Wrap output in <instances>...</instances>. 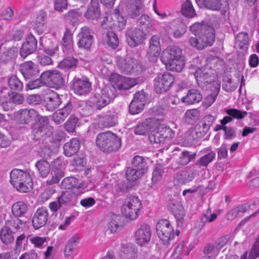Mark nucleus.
<instances>
[{
	"label": "nucleus",
	"instance_id": "nucleus-1",
	"mask_svg": "<svg viewBox=\"0 0 259 259\" xmlns=\"http://www.w3.org/2000/svg\"><path fill=\"white\" fill-rule=\"evenodd\" d=\"M96 144L101 151L109 154L119 150L121 146V140L116 135L108 131L98 134Z\"/></svg>",
	"mask_w": 259,
	"mask_h": 259
},
{
	"label": "nucleus",
	"instance_id": "nucleus-2",
	"mask_svg": "<svg viewBox=\"0 0 259 259\" xmlns=\"http://www.w3.org/2000/svg\"><path fill=\"white\" fill-rule=\"evenodd\" d=\"M217 23L210 22H196L192 25L190 30L196 36L203 41L206 47L211 46L215 40L214 28Z\"/></svg>",
	"mask_w": 259,
	"mask_h": 259
},
{
	"label": "nucleus",
	"instance_id": "nucleus-3",
	"mask_svg": "<svg viewBox=\"0 0 259 259\" xmlns=\"http://www.w3.org/2000/svg\"><path fill=\"white\" fill-rule=\"evenodd\" d=\"M116 97L115 87L106 85L96 91L91 98L90 102L97 110H101L112 102Z\"/></svg>",
	"mask_w": 259,
	"mask_h": 259
},
{
	"label": "nucleus",
	"instance_id": "nucleus-4",
	"mask_svg": "<svg viewBox=\"0 0 259 259\" xmlns=\"http://www.w3.org/2000/svg\"><path fill=\"white\" fill-rule=\"evenodd\" d=\"M148 169L147 159L142 156H135L132 161V166L128 167L125 173L130 181H136L141 178Z\"/></svg>",
	"mask_w": 259,
	"mask_h": 259
},
{
	"label": "nucleus",
	"instance_id": "nucleus-5",
	"mask_svg": "<svg viewBox=\"0 0 259 259\" xmlns=\"http://www.w3.org/2000/svg\"><path fill=\"white\" fill-rule=\"evenodd\" d=\"M142 203L137 196H132L125 202L121 207V212L126 218L135 220L139 216V212L142 208Z\"/></svg>",
	"mask_w": 259,
	"mask_h": 259
},
{
	"label": "nucleus",
	"instance_id": "nucleus-6",
	"mask_svg": "<svg viewBox=\"0 0 259 259\" xmlns=\"http://www.w3.org/2000/svg\"><path fill=\"white\" fill-rule=\"evenodd\" d=\"M175 77L168 72L159 74L154 79V89L157 93L167 92L175 82Z\"/></svg>",
	"mask_w": 259,
	"mask_h": 259
},
{
	"label": "nucleus",
	"instance_id": "nucleus-7",
	"mask_svg": "<svg viewBox=\"0 0 259 259\" xmlns=\"http://www.w3.org/2000/svg\"><path fill=\"white\" fill-rule=\"evenodd\" d=\"M156 233L164 244L169 243L174 236V229L170 222L167 220H161L156 225Z\"/></svg>",
	"mask_w": 259,
	"mask_h": 259
},
{
	"label": "nucleus",
	"instance_id": "nucleus-8",
	"mask_svg": "<svg viewBox=\"0 0 259 259\" xmlns=\"http://www.w3.org/2000/svg\"><path fill=\"white\" fill-rule=\"evenodd\" d=\"M46 86L56 89L59 88L63 84V79L60 72L57 70L44 71L40 75Z\"/></svg>",
	"mask_w": 259,
	"mask_h": 259
},
{
	"label": "nucleus",
	"instance_id": "nucleus-9",
	"mask_svg": "<svg viewBox=\"0 0 259 259\" xmlns=\"http://www.w3.org/2000/svg\"><path fill=\"white\" fill-rule=\"evenodd\" d=\"M126 41L128 45L135 48L144 43L146 39V33L143 30L137 28H131L125 32Z\"/></svg>",
	"mask_w": 259,
	"mask_h": 259
},
{
	"label": "nucleus",
	"instance_id": "nucleus-10",
	"mask_svg": "<svg viewBox=\"0 0 259 259\" xmlns=\"http://www.w3.org/2000/svg\"><path fill=\"white\" fill-rule=\"evenodd\" d=\"M38 113L33 109H23L14 113V118L19 124H27L33 120H37Z\"/></svg>",
	"mask_w": 259,
	"mask_h": 259
},
{
	"label": "nucleus",
	"instance_id": "nucleus-11",
	"mask_svg": "<svg viewBox=\"0 0 259 259\" xmlns=\"http://www.w3.org/2000/svg\"><path fill=\"white\" fill-rule=\"evenodd\" d=\"M110 80L113 84L112 86L115 85L119 90H128L137 83L135 78L125 77L116 73L111 75Z\"/></svg>",
	"mask_w": 259,
	"mask_h": 259
},
{
	"label": "nucleus",
	"instance_id": "nucleus-12",
	"mask_svg": "<svg viewBox=\"0 0 259 259\" xmlns=\"http://www.w3.org/2000/svg\"><path fill=\"white\" fill-rule=\"evenodd\" d=\"M172 131L169 127H161L158 131L153 130L149 135V141L152 143L160 144L164 143L166 139L172 138Z\"/></svg>",
	"mask_w": 259,
	"mask_h": 259
},
{
	"label": "nucleus",
	"instance_id": "nucleus-13",
	"mask_svg": "<svg viewBox=\"0 0 259 259\" xmlns=\"http://www.w3.org/2000/svg\"><path fill=\"white\" fill-rule=\"evenodd\" d=\"M159 119L154 117L146 119L144 121L138 124L135 129L136 135H144L155 130L159 125Z\"/></svg>",
	"mask_w": 259,
	"mask_h": 259
},
{
	"label": "nucleus",
	"instance_id": "nucleus-14",
	"mask_svg": "<svg viewBox=\"0 0 259 259\" xmlns=\"http://www.w3.org/2000/svg\"><path fill=\"white\" fill-rule=\"evenodd\" d=\"M136 243L140 246L147 244L151 237V229L150 226L142 224L135 233Z\"/></svg>",
	"mask_w": 259,
	"mask_h": 259
},
{
	"label": "nucleus",
	"instance_id": "nucleus-15",
	"mask_svg": "<svg viewBox=\"0 0 259 259\" xmlns=\"http://www.w3.org/2000/svg\"><path fill=\"white\" fill-rule=\"evenodd\" d=\"M37 40L32 34H29L20 50V54L23 59L33 53L37 49Z\"/></svg>",
	"mask_w": 259,
	"mask_h": 259
},
{
	"label": "nucleus",
	"instance_id": "nucleus-16",
	"mask_svg": "<svg viewBox=\"0 0 259 259\" xmlns=\"http://www.w3.org/2000/svg\"><path fill=\"white\" fill-rule=\"evenodd\" d=\"M146 103V96L144 92H138L135 94L134 99L129 105V112L132 114H136L140 112L144 108Z\"/></svg>",
	"mask_w": 259,
	"mask_h": 259
},
{
	"label": "nucleus",
	"instance_id": "nucleus-17",
	"mask_svg": "<svg viewBox=\"0 0 259 259\" xmlns=\"http://www.w3.org/2000/svg\"><path fill=\"white\" fill-rule=\"evenodd\" d=\"M73 90L75 94L78 95H84L91 90V83L88 78L74 77L73 80Z\"/></svg>",
	"mask_w": 259,
	"mask_h": 259
},
{
	"label": "nucleus",
	"instance_id": "nucleus-18",
	"mask_svg": "<svg viewBox=\"0 0 259 259\" xmlns=\"http://www.w3.org/2000/svg\"><path fill=\"white\" fill-rule=\"evenodd\" d=\"M168 208L176 218L178 226L182 227L185 217V211L183 206L178 201H171L169 203Z\"/></svg>",
	"mask_w": 259,
	"mask_h": 259
},
{
	"label": "nucleus",
	"instance_id": "nucleus-19",
	"mask_svg": "<svg viewBox=\"0 0 259 259\" xmlns=\"http://www.w3.org/2000/svg\"><path fill=\"white\" fill-rule=\"evenodd\" d=\"M181 57V49L177 46H173L167 48L163 51L161 60L163 63H165L172 59H180Z\"/></svg>",
	"mask_w": 259,
	"mask_h": 259
},
{
	"label": "nucleus",
	"instance_id": "nucleus-20",
	"mask_svg": "<svg viewBox=\"0 0 259 259\" xmlns=\"http://www.w3.org/2000/svg\"><path fill=\"white\" fill-rule=\"evenodd\" d=\"M48 213L45 208H38L34 213L32 219L33 227L35 229H38L44 226L48 221Z\"/></svg>",
	"mask_w": 259,
	"mask_h": 259
},
{
	"label": "nucleus",
	"instance_id": "nucleus-21",
	"mask_svg": "<svg viewBox=\"0 0 259 259\" xmlns=\"http://www.w3.org/2000/svg\"><path fill=\"white\" fill-rule=\"evenodd\" d=\"M20 70L26 79L36 76L39 72L36 65L32 61H26L20 66Z\"/></svg>",
	"mask_w": 259,
	"mask_h": 259
},
{
	"label": "nucleus",
	"instance_id": "nucleus-22",
	"mask_svg": "<svg viewBox=\"0 0 259 259\" xmlns=\"http://www.w3.org/2000/svg\"><path fill=\"white\" fill-rule=\"evenodd\" d=\"M44 101L46 109L51 111H54L61 104L60 96L56 92H49L45 97Z\"/></svg>",
	"mask_w": 259,
	"mask_h": 259
},
{
	"label": "nucleus",
	"instance_id": "nucleus-23",
	"mask_svg": "<svg viewBox=\"0 0 259 259\" xmlns=\"http://www.w3.org/2000/svg\"><path fill=\"white\" fill-rule=\"evenodd\" d=\"M213 73L212 70L207 68L199 69L195 73V76L198 84H211L213 82Z\"/></svg>",
	"mask_w": 259,
	"mask_h": 259
},
{
	"label": "nucleus",
	"instance_id": "nucleus-24",
	"mask_svg": "<svg viewBox=\"0 0 259 259\" xmlns=\"http://www.w3.org/2000/svg\"><path fill=\"white\" fill-rule=\"evenodd\" d=\"M195 2L200 8L213 11L219 10L222 5H227L226 0H195Z\"/></svg>",
	"mask_w": 259,
	"mask_h": 259
},
{
	"label": "nucleus",
	"instance_id": "nucleus-25",
	"mask_svg": "<svg viewBox=\"0 0 259 259\" xmlns=\"http://www.w3.org/2000/svg\"><path fill=\"white\" fill-rule=\"evenodd\" d=\"M80 35L81 37L78 42V47L89 50L93 43V36L90 29L87 27H82Z\"/></svg>",
	"mask_w": 259,
	"mask_h": 259
},
{
	"label": "nucleus",
	"instance_id": "nucleus-26",
	"mask_svg": "<svg viewBox=\"0 0 259 259\" xmlns=\"http://www.w3.org/2000/svg\"><path fill=\"white\" fill-rule=\"evenodd\" d=\"M203 98L200 92L196 89L189 90L187 95L181 98V101L183 103L191 105L200 102Z\"/></svg>",
	"mask_w": 259,
	"mask_h": 259
},
{
	"label": "nucleus",
	"instance_id": "nucleus-27",
	"mask_svg": "<svg viewBox=\"0 0 259 259\" xmlns=\"http://www.w3.org/2000/svg\"><path fill=\"white\" fill-rule=\"evenodd\" d=\"M30 177V176L27 172L19 169H14L10 173V182L15 188L20 182H25Z\"/></svg>",
	"mask_w": 259,
	"mask_h": 259
},
{
	"label": "nucleus",
	"instance_id": "nucleus-28",
	"mask_svg": "<svg viewBox=\"0 0 259 259\" xmlns=\"http://www.w3.org/2000/svg\"><path fill=\"white\" fill-rule=\"evenodd\" d=\"M80 141L76 138H72L68 142L66 143L63 146L64 154L68 157L72 156L75 154L80 147Z\"/></svg>",
	"mask_w": 259,
	"mask_h": 259
},
{
	"label": "nucleus",
	"instance_id": "nucleus-29",
	"mask_svg": "<svg viewBox=\"0 0 259 259\" xmlns=\"http://www.w3.org/2000/svg\"><path fill=\"white\" fill-rule=\"evenodd\" d=\"M134 60V58L130 57L122 58L118 57L117 58V66L121 73L125 74H130L131 65Z\"/></svg>",
	"mask_w": 259,
	"mask_h": 259
},
{
	"label": "nucleus",
	"instance_id": "nucleus-30",
	"mask_svg": "<svg viewBox=\"0 0 259 259\" xmlns=\"http://www.w3.org/2000/svg\"><path fill=\"white\" fill-rule=\"evenodd\" d=\"M26 223V221L15 217L7 220L5 223V226L15 233L20 230L22 229L25 226Z\"/></svg>",
	"mask_w": 259,
	"mask_h": 259
},
{
	"label": "nucleus",
	"instance_id": "nucleus-31",
	"mask_svg": "<svg viewBox=\"0 0 259 259\" xmlns=\"http://www.w3.org/2000/svg\"><path fill=\"white\" fill-rule=\"evenodd\" d=\"M160 50L159 37L157 35H153L149 41V48L148 50V55L152 57L158 56Z\"/></svg>",
	"mask_w": 259,
	"mask_h": 259
},
{
	"label": "nucleus",
	"instance_id": "nucleus-32",
	"mask_svg": "<svg viewBox=\"0 0 259 259\" xmlns=\"http://www.w3.org/2000/svg\"><path fill=\"white\" fill-rule=\"evenodd\" d=\"M27 205L23 201L15 203L12 207V212L15 217L19 218L24 215L27 212Z\"/></svg>",
	"mask_w": 259,
	"mask_h": 259
},
{
	"label": "nucleus",
	"instance_id": "nucleus-33",
	"mask_svg": "<svg viewBox=\"0 0 259 259\" xmlns=\"http://www.w3.org/2000/svg\"><path fill=\"white\" fill-rule=\"evenodd\" d=\"M138 250L132 245H125L122 246L120 256L122 259H134L137 257Z\"/></svg>",
	"mask_w": 259,
	"mask_h": 259
},
{
	"label": "nucleus",
	"instance_id": "nucleus-34",
	"mask_svg": "<svg viewBox=\"0 0 259 259\" xmlns=\"http://www.w3.org/2000/svg\"><path fill=\"white\" fill-rule=\"evenodd\" d=\"M104 42L113 49L117 48L119 45V40L116 34L112 30H108L104 37Z\"/></svg>",
	"mask_w": 259,
	"mask_h": 259
},
{
	"label": "nucleus",
	"instance_id": "nucleus-35",
	"mask_svg": "<svg viewBox=\"0 0 259 259\" xmlns=\"http://www.w3.org/2000/svg\"><path fill=\"white\" fill-rule=\"evenodd\" d=\"M15 233L6 226H3L0 230V238L3 243L9 244L13 242Z\"/></svg>",
	"mask_w": 259,
	"mask_h": 259
},
{
	"label": "nucleus",
	"instance_id": "nucleus-36",
	"mask_svg": "<svg viewBox=\"0 0 259 259\" xmlns=\"http://www.w3.org/2000/svg\"><path fill=\"white\" fill-rule=\"evenodd\" d=\"M248 206L246 204L239 205L232 209L227 214V219L232 220L235 218L241 217L248 210Z\"/></svg>",
	"mask_w": 259,
	"mask_h": 259
},
{
	"label": "nucleus",
	"instance_id": "nucleus-37",
	"mask_svg": "<svg viewBox=\"0 0 259 259\" xmlns=\"http://www.w3.org/2000/svg\"><path fill=\"white\" fill-rule=\"evenodd\" d=\"M181 13L183 16H196L197 13L192 2L186 0L181 5Z\"/></svg>",
	"mask_w": 259,
	"mask_h": 259
},
{
	"label": "nucleus",
	"instance_id": "nucleus-38",
	"mask_svg": "<svg viewBox=\"0 0 259 259\" xmlns=\"http://www.w3.org/2000/svg\"><path fill=\"white\" fill-rule=\"evenodd\" d=\"M78 241L79 238L76 235L73 236L68 240L64 249L65 257H68L72 253L78 243Z\"/></svg>",
	"mask_w": 259,
	"mask_h": 259
},
{
	"label": "nucleus",
	"instance_id": "nucleus-39",
	"mask_svg": "<svg viewBox=\"0 0 259 259\" xmlns=\"http://www.w3.org/2000/svg\"><path fill=\"white\" fill-rule=\"evenodd\" d=\"M167 69L177 72H180L185 66V62L181 59H172V60L164 63Z\"/></svg>",
	"mask_w": 259,
	"mask_h": 259
},
{
	"label": "nucleus",
	"instance_id": "nucleus-40",
	"mask_svg": "<svg viewBox=\"0 0 259 259\" xmlns=\"http://www.w3.org/2000/svg\"><path fill=\"white\" fill-rule=\"evenodd\" d=\"M40 176L42 178H46L49 175L51 170L50 164L46 160H40L35 163Z\"/></svg>",
	"mask_w": 259,
	"mask_h": 259
},
{
	"label": "nucleus",
	"instance_id": "nucleus-41",
	"mask_svg": "<svg viewBox=\"0 0 259 259\" xmlns=\"http://www.w3.org/2000/svg\"><path fill=\"white\" fill-rule=\"evenodd\" d=\"M10 89L16 92L21 91L23 89L22 82L15 75H12L8 80Z\"/></svg>",
	"mask_w": 259,
	"mask_h": 259
},
{
	"label": "nucleus",
	"instance_id": "nucleus-42",
	"mask_svg": "<svg viewBox=\"0 0 259 259\" xmlns=\"http://www.w3.org/2000/svg\"><path fill=\"white\" fill-rule=\"evenodd\" d=\"M18 49L16 48H11L5 51L1 56V61L7 63L14 61L17 57Z\"/></svg>",
	"mask_w": 259,
	"mask_h": 259
},
{
	"label": "nucleus",
	"instance_id": "nucleus-43",
	"mask_svg": "<svg viewBox=\"0 0 259 259\" xmlns=\"http://www.w3.org/2000/svg\"><path fill=\"white\" fill-rule=\"evenodd\" d=\"M249 44V38L247 33L240 32L236 37V45L241 49H246Z\"/></svg>",
	"mask_w": 259,
	"mask_h": 259
},
{
	"label": "nucleus",
	"instance_id": "nucleus-44",
	"mask_svg": "<svg viewBox=\"0 0 259 259\" xmlns=\"http://www.w3.org/2000/svg\"><path fill=\"white\" fill-rule=\"evenodd\" d=\"M62 45L64 48L71 52L73 50L72 34L71 31L66 28L62 38Z\"/></svg>",
	"mask_w": 259,
	"mask_h": 259
},
{
	"label": "nucleus",
	"instance_id": "nucleus-45",
	"mask_svg": "<svg viewBox=\"0 0 259 259\" xmlns=\"http://www.w3.org/2000/svg\"><path fill=\"white\" fill-rule=\"evenodd\" d=\"M193 179L192 174H189L186 171H184L176 176L175 182V184L178 185H182L192 181Z\"/></svg>",
	"mask_w": 259,
	"mask_h": 259
},
{
	"label": "nucleus",
	"instance_id": "nucleus-46",
	"mask_svg": "<svg viewBox=\"0 0 259 259\" xmlns=\"http://www.w3.org/2000/svg\"><path fill=\"white\" fill-rule=\"evenodd\" d=\"M121 217L118 215H113L108 223V230L111 233H115L121 227L120 222Z\"/></svg>",
	"mask_w": 259,
	"mask_h": 259
},
{
	"label": "nucleus",
	"instance_id": "nucleus-47",
	"mask_svg": "<svg viewBox=\"0 0 259 259\" xmlns=\"http://www.w3.org/2000/svg\"><path fill=\"white\" fill-rule=\"evenodd\" d=\"M200 116V112L197 109H191L187 110L185 114V121L189 124H192L197 121Z\"/></svg>",
	"mask_w": 259,
	"mask_h": 259
},
{
	"label": "nucleus",
	"instance_id": "nucleus-48",
	"mask_svg": "<svg viewBox=\"0 0 259 259\" xmlns=\"http://www.w3.org/2000/svg\"><path fill=\"white\" fill-rule=\"evenodd\" d=\"M97 0H92L89 6L85 16H99L100 15V10Z\"/></svg>",
	"mask_w": 259,
	"mask_h": 259
},
{
	"label": "nucleus",
	"instance_id": "nucleus-49",
	"mask_svg": "<svg viewBox=\"0 0 259 259\" xmlns=\"http://www.w3.org/2000/svg\"><path fill=\"white\" fill-rule=\"evenodd\" d=\"M77 62V60L73 57H66L59 63L58 67L60 68L68 69L76 67Z\"/></svg>",
	"mask_w": 259,
	"mask_h": 259
},
{
	"label": "nucleus",
	"instance_id": "nucleus-50",
	"mask_svg": "<svg viewBox=\"0 0 259 259\" xmlns=\"http://www.w3.org/2000/svg\"><path fill=\"white\" fill-rule=\"evenodd\" d=\"M196 155L195 153L184 151L180 156L179 163L182 165H185L191 161L193 160L195 158Z\"/></svg>",
	"mask_w": 259,
	"mask_h": 259
},
{
	"label": "nucleus",
	"instance_id": "nucleus-51",
	"mask_svg": "<svg viewBox=\"0 0 259 259\" xmlns=\"http://www.w3.org/2000/svg\"><path fill=\"white\" fill-rule=\"evenodd\" d=\"M32 184L31 178L30 177L25 182H20L15 188L20 192L26 193L32 189Z\"/></svg>",
	"mask_w": 259,
	"mask_h": 259
},
{
	"label": "nucleus",
	"instance_id": "nucleus-52",
	"mask_svg": "<svg viewBox=\"0 0 259 259\" xmlns=\"http://www.w3.org/2000/svg\"><path fill=\"white\" fill-rule=\"evenodd\" d=\"M215 154L214 152H210L203 156L201 157L197 161L196 164L199 167H206L215 158Z\"/></svg>",
	"mask_w": 259,
	"mask_h": 259
},
{
	"label": "nucleus",
	"instance_id": "nucleus-53",
	"mask_svg": "<svg viewBox=\"0 0 259 259\" xmlns=\"http://www.w3.org/2000/svg\"><path fill=\"white\" fill-rule=\"evenodd\" d=\"M49 133L37 126L34 127L32 131V139L35 141L44 140Z\"/></svg>",
	"mask_w": 259,
	"mask_h": 259
},
{
	"label": "nucleus",
	"instance_id": "nucleus-54",
	"mask_svg": "<svg viewBox=\"0 0 259 259\" xmlns=\"http://www.w3.org/2000/svg\"><path fill=\"white\" fill-rule=\"evenodd\" d=\"M102 122L104 127H109L113 126L117 123V118L114 115H106L103 117Z\"/></svg>",
	"mask_w": 259,
	"mask_h": 259
},
{
	"label": "nucleus",
	"instance_id": "nucleus-55",
	"mask_svg": "<svg viewBox=\"0 0 259 259\" xmlns=\"http://www.w3.org/2000/svg\"><path fill=\"white\" fill-rule=\"evenodd\" d=\"M164 172L163 167L160 165H156L153 171L152 182L153 184H156L162 178Z\"/></svg>",
	"mask_w": 259,
	"mask_h": 259
},
{
	"label": "nucleus",
	"instance_id": "nucleus-56",
	"mask_svg": "<svg viewBox=\"0 0 259 259\" xmlns=\"http://www.w3.org/2000/svg\"><path fill=\"white\" fill-rule=\"evenodd\" d=\"M77 180L74 177H67L62 181L61 183L62 187L68 189L69 190L72 188H74L77 185Z\"/></svg>",
	"mask_w": 259,
	"mask_h": 259
},
{
	"label": "nucleus",
	"instance_id": "nucleus-57",
	"mask_svg": "<svg viewBox=\"0 0 259 259\" xmlns=\"http://www.w3.org/2000/svg\"><path fill=\"white\" fill-rule=\"evenodd\" d=\"M73 193L70 190L63 192L61 196H58L57 199L63 206L70 202L73 197Z\"/></svg>",
	"mask_w": 259,
	"mask_h": 259
},
{
	"label": "nucleus",
	"instance_id": "nucleus-58",
	"mask_svg": "<svg viewBox=\"0 0 259 259\" xmlns=\"http://www.w3.org/2000/svg\"><path fill=\"white\" fill-rule=\"evenodd\" d=\"M0 107L5 111L13 109V105L10 101L9 96H0Z\"/></svg>",
	"mask_w": 259,
	"mask_h": 259
},
{
	"label": "nucleus",
	"instance_id": "nucleus-59",
	"mask_svg": "<svg viewBox=\"0 0 259 259\" xmlns=\"http://www.w3.org/2000/svg\"><path fill=\"white\" fill-rule=\"evenodd\" d=\"M220 250L217 246L212 244H207L203 249V253L205 255H210L215 257L219 253Z\"/></svg>",
	"mask_w": 259,
	"mask_h": 259
},
{
	"label": "nucleus",
	"instance_id": "nucleus-60",
	"mask_svg": "<svg viewBox=\"0 0 259 259\" xmlns=\"http://www.w3.org/2000/svg\"><path fill=\"white\" fill-rule=\"evenodd\" d=\"M259 256V235L256 238L250 251L248 257L249 259H256Z\"/></svg>",
	"mask_w": 259,
	"mask_h": 259
},
{
	"label": "nucleus",
	"instance_id": "nucleus-61",
	"mask_svg": "<svg viewBox=\"0 0 259 259\" xmlns=\"http://www.w3.org/2000/svg\"><path fill=\"white\" fill-rule=\"evenodd\" d=\"M226 113L232 117L239 119L244 118L247 114L246 111H241L237 109H227Z\"/></svg>",
	"mask_w": 259,
	"mask_h": 259
},
{
	"label": "nucleus",
	"instance_id": "nucleus-62",
	"mask_svg": "<svg viewBox=\"0 0 259 259\" xmlns=\"http://www.w3.org/2000/svg\"><path fill=\"white\" fill-rule=\"evenodd\" d=\"M77 122L78 118L70 116L64 125L66 130L69 133H73L75 131Z\"/></svg>",
	"mask_w": 259,
	"mask_h": 259
},
{
	"label": "nucleus",
	"instance_id": "nucleus-63",
	"mask_svg": "<svg viewBox=\"0 0 259 259\" xmlns=\"http://www.w3.org/2000/svg\"><path fill=\"white\" fill-rule=\"evenodd\" d=\"M189 41L191 46L198 50H202L205 47H206L204 45L203 41L201 39H199V37H198L197 36L190 37Z\"/></svg>",
	"mask_w": 259,
	"mask_h": 259
},
{
	"label": "nucleus",
	"instance_id": "nucleus-64",
	"mask_svg": "<svg viewBox=\"0 0 259 259\" xmlns=\"http://www.w3.org/2000/svg\"><path fill=\"white\" fill-rule=\"evenodd\" d=\"M130 69V74L133 75H138L143 71V67L140 61L134 59L132 65H131Z\"/></svg>",
	"mask_w": 259,
	"mask_h": 259
}]
</instances>
